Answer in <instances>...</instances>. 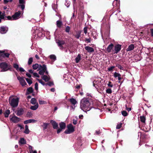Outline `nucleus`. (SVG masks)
I'll use <instances>...</instances> for the list:
<instances>
[{"label": "nucleus", "instance_id": "obj_25", "mask_svg": "<svg viewBox=\"0 0 153 153\" xmlns=\"http://www.w3.org/2000/svg\"><path fill=\"white\" fill-rule=\"evenodd\" d=\"M140 120L142 123H145L146 121V118L144 116H141L140 117Z\"/></svg>", "mask_w": 153, "mask_h": 153}, {"label": "nucleus", "instance_id": "obj_57", "mask_svg": "<svg viewBox=\"0 0 153 153\" xmlns=\"http://www.w3.org/2000/svg\"><path fill=\"white\" fill-rule=\"evenodd\" d=\"M5 15H4V14H1V16L0 17V19H4L5 17Z\"/></svg>", "mask_w": 153, "mask_h": 153}, {"label": "nucleus", "instance_id": "obj_55", "mask_svg": "<svg viewBox=\"0 0 153 153\" xmlns=\"http://www.w3.org/2000/svg\"><path fill=\"white\" fill-rule=\"evenodd\" d=\"M29 151L30 152H32V151H33V147L31 146H29Z\"/></svg>", "mask_w": 153, "mask_h": 153}, {"label": "nucleus", "instance_id": "obj_16", "mask_svg": "<svg viewBox=\"0 0 153 153\" xmlns=\"http://www.w3.org/2000/svg\"><path fill=\"white\" fill-rule=\"evenodd\" d=\"M134 48V46L133 44H131L127 48L126 50L127 51H130L133 50Z\"/></svg>", "mask_w": 153, "mask_h": 153}, {"label": "nucleus", "instance_id": "obj_49", "mask_svg": "<svg viewBox=\"0 0 153 153\" xmlns=\"http://www.w3.org/2000/svg\"><path fill=\"white\" fill-rule=\"evenodd\" d=\"M115 68V66H112L108 68V70L110 71L113 70V69Z\"/></svg>", "mask_w": 153, "mask_h": 153}, {"label": "nucleus", "instance_id": "obj_33", "mask_svg": "<svg viewBox=\"0 0 153 153\" xmlns=\"http://www.w3.org/2000/svg\"><path fill=\"white\" fill-rule=\"evenodd\" d=\"M48 125V124L47 123H43L42 125V127H43L44 130H45L47 128Z\"/></svg>", "mask_w": 153, "mask_h": 153}, {"label": "nucleus", "instance_id": "obj_18", "mask_svg": "<svg viewBox=\"0 0 153 153\" xmlns=\"http://www.w3.org/2000/svg\"><path fill=\"white\" fill-rule=\"evenodd\" d=\"M39 107V105L37 103L35 105H34L33 106H31L30 108L32 110H35L36 109H37Z\"/></svg>", "mask_w": 153, "mask_h": 153}, {"label": "nucleus", "instance_id": "obj_39", "mask_svg": "<svg viewBox=\"0 0 153 153\" xmlns=\"http://www.w3.org/2000/svg\"><path fill=\"white\" fill-rule=\"evenodd\" d=\"M106 93L108 94H111L112 93V90L111 88H108L106 90Z\"/></svg>", "mask_w": 153, "mask_h": 153}, {"label": "nucleus", "instance_id": "obj_58", "mask_svg": "<svg viewBox=\"0 0 153 153\" xmlns=\"http://www.w3.org/2000/svg\"><path fill=\"white\" fill-rule=\"evenodd\" d=\"M80 37V35L79 34H77L75 36V37L77 39H79Z\"/></svg>", "mask_w": 153, "mask_h": 153}, {"label": "nucleus", "instance_id": "obj_20", "mask_svg": "<svg viewBox=\"0 0 153 153\" xmlns=\"http://www.w3.org/2000/svg\"><path fill=\"white\" fill-rule=\"evenodd\" d=\"M56 42L57 44L59 46H60L62 47V45L65 44V42L63 40H58V41Z\"/></svg>", "mask_w": 153, "mask_h": 153}, {"label": "nucleus", "instance_id": "obj_53", "mask_svg": "<svg viewBox=\"0 0 153 153\" xmlns=\"http://www.w3.org/2000/svg\"><path fill=\"white\" fill-rule=\"evenodd\" d=\"M122 124L121 123H120V124H117L116 126V128L117 129L120 128Z\"/></svg>", "mask_w": 153, "mask_h": 153}, {"label": "nucleus", "instance_id": "obj_5", "mask_svg": "<svg viewBox=\"0 0 153 153\" xmlns=\"http://www.w3.org/2000/svg\"><path fill=\"white\" fill-rule=\"evenodd\" d=\"M68 129L65 130V133L66 134H70L74 131V128L72 124H70L67 126Z\"/></svg>", "mask_w": 153, "mask_h": 153}, {"label": "nucleus", "instance_id": "obj_48", "mask_svg": "<svg viewBox=\"0 0 153 153\" xmlns=\"http://www.w3.org/2000/svg\"><path fill=\"white\" fill-rule=\"evenodd\" d=\"M116 66L118 67L119 69H120V70H123L124 68H123L120 65H116Z\"/></svg>", "mask_w": 153, "mask_h": 153}, {"label": "nucleus", "instance_id": "obj_54", "mask_svg": "<svg viewBox=\"0 0 153 153\" xmlns=\"http://www.w3.org/2000/svg\"><path fill=\"white\" fill-rule=\"evenodd\" d=\"M84 32L85 34H86L87 33V28L85 27L84 28Z\"/></svg>", "mask_w": 153, "mask_h": 153}, {"label": "nucleus", "instance_id": "obj_41", "mask_svg": "<svg viewBox=\"0 0 153 153\" xmlns=\"http://www.w3.org/2000/svg\"><path fill=\"white\" fill-rule=\"evenodd\" d=\"M70 30V27L69 26H67L65 28V31L67 33H69Z\"/></svg>", "mask_w": 153, "mask_h": 153}, {"label": "nucleus", "instance_id": "obj_38", "mask_svg": "<svg viewBox=\"0 0 153 153\" xmlns=\"http://www.w3.org/2000/svg\"><path fill=\"white\" fill-rule=\"evenodd\" d=\"M33 61V59L32 57H30L29 58L28 62V64L29 65H30L32 63V62Z\"/></svg>", "mask_w": 153, "mask_h": 153}, {"label": "nucleus", "instance_id": "obj_34", "mask_svg": "<svg viewBox=\"0 0 153 153\" xmlns=\"http://www.w3.org/2000/svg\"><path fill=\"white\" fill-rule=\"evenodd\" d=\"M39 104L40 105L45 104H47V102L46 101L44 100H39Z\"/></svg>", "mask_w": 153, "mask_h": 153}, {"label": "nucleus", "instance_id": "obj_60", "mask_svg": "<svg viewBox=\"0 0 153 153\" xmlns=\"http://www.w3.org/2000/svg\"><path fill=\"white\" fill-rule=\"evenodd\" d=\"M77 121L76 120H73V123L74 125H76L77 124Z\"/></svg>", "mask_w": 153, "mask_h": 153}, {"label": "nucleus", "instance_id": "obj_62", "mask_svg": "<svg viewBox=\"0 0 153 153\" xmlns=\"http://www.w3.org/2000/svg\"><path fill=\"white\" fill-rule=\"evenodd\" d=\"M62 129H61V128L57 130V133L58 134L62 130Z\"/></svg>", "mask_w": 153, "mask_h": 153}, {"label": "nucleus", "instance_id": "obj_26", "mask_svg": "<svg viewBox=\"0 0 153 153\" xmlns=\"http://www.w3.org/2000/svg\"><path fill=\"white\" fill-rule=\"evenodd\" d=\"M10 111L9 110H7L5 111L4 114V117H8L9 115L10 114Z\"/></svg>", "mask_w": 153, "mask_h": 153}, {"label": "nucleus", "instance_id": "obj_27", "mask_svg": "<svg viewBox=\"0 0 153 153\" xmlns=\"http://www.w3.org/2000/svg\"><path fill=\"white\" fill-rule=\"evenodd\" d=\"M30 132V131L28 129V126L26 125L25 126V130L24 131V133L26 134H28Z\"/></svg>", "mask_w": 153, "mask_h": 153}, {"label": "nucleus", "instance_id": "obj_3", "mask_svg": "<svg viewBox=\"0 0 153 153\" xmlns=\"http://www.w3.org/2000/svg\"><path fill=\"white\" fill-rule=\"evenodd\" d=\"M19 98L18 97H10L9 103L13 107H17L18 104Z\"/></svg>", "mask_w": 153, "mask_h": 153}, {"label": "nucleus", "instance_id": "obj_40", "mask_svg": "<svg viewBox=\"0 0 153 153\" xmlns=\"http://www.w3.org/2000/svg\"><path fill=\"white\" fill-rule=\"evenodd\" d=\"M13 67L15 68L17 71H18L19 68V65L16 64H14L13 65Z\"/></svg>", "mask_w": 153, "mask_h": 153}, {"label": "nucleus", "instance_id": "obj_46", "mask_svg": "<svg viewBox=\"0 0 153 153\" xmlns=\"http://www.w3.org/2000/svg\"><path fill=\"white\" fill-rule=\"evenodd\" d=\"M85 41L87 42L88 43H90L91 42V38H85Z\"/></svg>", "mask_w": 153, "mask_h": 153}, {"label": "nucleus", "instance_id": "obj_61", "mask_svg": "<svg viewBox=\"0 0 153 153\" xmlns=\"http://www.w3.org/2000/svg\"><path fill=\"white\" fill-rule=\"evenodd\" d=\"M117 2L116 5H118L120 4V0H115Z\"/></svg>", "mask_w": 153, "mask_h": 153}, {"label": "nucleus", "instance_id": "obj_35", "mask_svg": "<svg viewBox=\"0 0 153 153\" xmlns=\"http://www.w3.org/2000/svg\"><path fill=\"white\" fill-rule=\"evenodd\" d=\"M50 58L52 60L55 61L56 60V57L55 55H51L50 56Z\"/></svg>", "mask_w": 153, "mask_h": 153}, {"label": "nucleus", "instance_id": "obj_12", "mask_svg": "<svg viewBox=\"0 0 153 153\" xmlns=\"http://www.w3.org/2000/svg\"><path fill=\"white\" fill-rule=\"evenodd\" d=\"M85 48L86 50L90 53L93 52L94 51V48L89 46H85Z\"/></svg>", "mask_w": 153, "mask_h": 153}, {"label": "nucleus", "instance_id": "obj_64", "mask_svg": "<svg viewBox=\"0 0 153 153\" xmlns=\"http://www.w3.org/2000/svg\"><path fill=\"white\" fill-rule=\"evenodd\" d=\"M151 35L152 36H153V29H151Z\"/></svg>", "mask_w": 153, "mask_h": 153}, {"label": "nucleus", "instance_id": "obj_23", "mask_svg": "<svg viewBox=\"0 0 153 153\" xmlns=\"http://www.w3.org/2000/svg\"><path fill=\"white\" fill-rule=\"evenodd\" d=\"M40 65H39L37 63H36L34 65H33L32 66L33 69L34 70H36L38 68V69H39Z\"/></svg>", "mask_w": 153, "mask_h": 153}, {"label": "nucleus", "instance_id": "obj_52", "mask_svg": "<svg viewBox=\"0 0 153 153\" xmlns=\"http://www.w3.org/2000/svg\"><path fill=\"white\" fill-rule=\"evenodd\" d=\"M35 88L36 90H37L38 89V84L37 82L35 83Z\"/></svg>", "mask_w": 153, "mask_h": 153}, {"label": "nucleus", "instance_id": "obj_15", "mask_svg": "<svg viewBox=\"0 0 153 153\" xmlns=\"http://www.w3.org/2000/svg\"><path fill=\"white\" fill-rule=\"evenodd\" d=\"M36 121V120L33 119H29L25 121L24 123L25 124H27L32 123H35Z\"/></svg>", "mask_w": 153, "mask_h": 153}, {"label": "nucleus", "instance_id": "obj_17", "mask_svg": "<svg viewBox=\"0 0 153 153\" xmlns=\"http://www.w3.org/2000/svg\"><path fill=\"white\" fill-rule=\"evenodd\" d=\"M24 113V110L22 109L21 108L18 109L17 111L16 114L17 116H20L23 114Z\"/></svg>", "mask_w": 153, "mask_h": 153}, {"label": "nucleus", "instance_id": "obj_42", "mask_svg": "<svg viewBox=\"0 0 153 153\" xmlns=\"http://www.w3.org/2000/svg\"><path fill=\"white\" fill-rule=\"evenodd\" d=\"M19 7H20L21 8L22 10H23L25 8V4H21L19 5Z\"/></svg>", "mask_w": 153, "mask_h": 153}, {"label": "nucleus", "instance_id": "obj_11", "mask_svg": "<svg viewBox=\"0 0 153 153\" xmlns=\"http://www.w3.org/2000/svg\"><path fill=\"white\" fill-rule=\"evenodd\" d=\"M114 76L115 78L118 77V80L119 81V82H120V80L122 79V78L121 77V75L120 74L115 72L114 73Z\"/></svg>", "mask_w": 153, "mask_h": 153}, {"label": "nucleus", "instance_id": "obj_30", "mask_svg": "<svg viewBox=\"0 0 153 153\" xmlns=\"http://www.w3.org/2000/svg\"><path fill=\"white\" fill-rule=\"evenodd\" d=\"M31 103L33 105H36L37 103L36 99L35 98H32L30 100Z\"/></svg>", "mask_w": 153, "mask_h": 153}, {"label": "nucleus", "instance_id": "obj_1", "mask_svg": "<svg viewBox=\"0 0 153 153\" xmlns=\"http://www.w3.org/2000/svg\"><path fill=\"white\" fill-rule=\"evenodd\" d=\"M80 107L85 112L89 111L92 108L89 100L86 98H83L81 100Z\"/></svg>", "mask_w": 153, "mask_h": 153}, {"label": "nucleus", "instance_id": "obj_6", "mask_svg": "<svg viewBox=\"0 0 153 153\" xmlns=\"http://www.w3.org/2000/svg\"><path fill=\"white\" fill-rule=\"evenodd\" d=\"M46 70L47 68L45 65H43L42 66L40 65V68L38 69V70H39V74L40 75H43Z\"/></svg>", "mask_w": 153, "mask_h": 153}, {"label": "nucleus", "instance_id": "obj_47", "mask_svg": "<svg viewBox=\"0 0 153 153\" xmlns=\"http://www.w3.org/2000/svg\"><path fill=\"white\" fill-rule=\"evenodd\" d=\"M107 85L108 86L112 88L113 87V85L112 84L111 82H109L108 83V84Z\"/></svg>", "mask_w": 153, "mask_h": 153}, {"label": "nucleus", "instance_id": "obj_7", "mask_svg": "<svg viewBox=\"0 0 153 153\" xmlns=\"http://www.w3.org/2000/svg\"><path fill=\"white\" fill-rule=\"evenodd\" d=\"M114 50H113L114 54L117 53L121 49V45L119 44L116 45L114 47Z\"/></svg>", "mask_w": 153, "mask_h": 153}, {"label": "nucleus", "instance_id": "obj_45", "mask_svg": "<svg viewBox=\"0 0 153 153\" xmlns=\"http://www.w3.org/2000/svg\"><path fill=\"white\" fill-rule=\"evenodd\" d=\"M26 115L27 117H30L32 116V114L30 112H28L27 113Z\"/></svg>", "mask_w": 153, "mask_h": 153}, {"label": "nucleus", "instance_id": "obj_37", "mask_svg": "<svg viewBox=\"0 0 153 153\" xmlns=\"http://www.w3.org/2000/svg\"><path fill=\"white\" fill-rule=\"evenodd\" d=\"M122 115L125 117L126 116L128 115V114L126 111H123L121 112Z\"/></svg>", "mask_w": 153, "mask_h": 153}, {"label": "nucleus", "instance_id": "obj_13", "mask_svg": "<svg viewBox=\"0 0 153 153\" xmlns=\"http://www.w3.org/2000/svg\"><path fill=\"white\" fill-rule=\"evenodd\" d=\"M51 123L53 126L54 129H57L58 127V125L55 121L52 120L51 121Z\"/></svg>", "mask_w": 153, "mask_h": 153}, {"label": "nucleus", "instance_id": "obj_43", "mask_svg": "<svg viewBox=\"0 0 153 153\" xmlns=\"http://www.w3.org/2000/svg\"><path fill=\"white\" fill-rule=\"evenodd\" d=\"M37 80L39 81V82L41 83L43 85H45V82L42 81V80L41 79H37Z\"/></svg>", "mask_w": 153, "mask_h": 153}, {"label": "nucleus", "instance_id": "obj_29", "mask_svg": "<svg viewBox=\"0 0 153 153\" xmlns=\"http://www.w3.org/2000/svg\"><path fill=\"white\" fill-rule=\"evenodd\" d=\"M62 22L60 21H57L56 22V25L59 28L61 27V26L62 25Z\"/></svg>", "mask_w": 153, "mask_h": 153}, {"label": "nucleus", "instance_id": "obj_32", "mask_svg": "<svg viewBox=\"0 0 153 153\" xmlns=\"http://www.w3.org/2000/svg\"><path fill=\"white\" fill-rule=\"evenodd\" d=\"M33 92V89L31 87H30L27 90V94H29Z\"/></svg>", "mask_w": 153, "mask_h": 153}, {"label": "nucleus", "instance_id": "obj_14", "mask_svg": "<svg viewBox=\"0 0 153 153\" xmlns=\"http://www.w3.org/2000/svg\"><path fill=\"white\" fill-rule=\"evenodd\" d=\"M4 51H0V53H2V54L1 55V56L3 57H8L10 54L7 53H4Z\"/></svg>", "mask_w": 153, "mask_h": 153}, {"label": "nucleus", "instance_id": "obj_63", "mask_svg": "<svg viewBox=\"0 0 153 153\" xmlns=\"http://www.w3.org/2000/svg\"><path fill=\"white\" fill-rule=\"evenodd\" d=\"M26 75L28 76V77H29V78H30L31 77V75H30V74H29V73H27L26 74Z\"/></svg>", "mask_w": 153, "mask_h": 153}, {"label": "nucleus", "instance_id": "obj_9", "mask_svg": "<svg viewBox=\"0 0 153 153\" xmlns=\"http://www.w3.org/2000/svg\"><path fill=\"white\" fill-rule=\"evenodd\" d=\"M10 120L14 123H17L20 121V119L15 116L11 117L10 116Z\"/></svg>", "mask_w": 153, "mask_h": 153}, {"label": "nucleus", "instance_id": "obj_28", "mask_svg": "<svg viewBox=\"0 0 153 153\" xmlns=\"http://www.w3.org/2000/svg\"><path fill=\"white\" fill-rule=\"evenodd\" d=\"M42 78L45 82H48L50 79V78L46 75H43L42 76Z\"/></svg>", "mask_w": 153, "mask_h": 153}, {"label": "nucleus", "instance_id": "obj_4", "mask_svg": "<svg viewBox=\"0 0 153 153\" xmlns=\"http://www.w3.org/2000/svg\"><path fill=\"white\" fill-rule=\"evenodd\" d=\"M21 14V12L20 11H18L16 12L15 14L12 16H8L7 18L9 20H15L19 19L20 17V15Z\"/></svg>", "mask_w": 153, "mask_h": 153}, {"label": "nucleus", "instance_id": "obj_31", "mask_svg": "<svg viewBox=\"0 0 153 153\" xmlns=\"http://www.w3.org/2000/svg\"><path fill=\"white\" fill-rule=\"evenodd\" d=\"M19 143L22 144H24L26 143V141L24 138H22L20 139V140L19 141Z\"/></svg>", "mask_w": 153, "mask_h": 153}, {"label": "nucleus", "instance_id": "obj_36", "mask_svg": "<svg viewBox=\"0 0 153 153\" xmlns=\"http://www.w3.org/2000/svg\"><path fill=\"white\" fill-rule=\"evenodd\" d=\"M25 79L27 82L30 85L32 83V81L30 79L28 78H26Z\"/></svg>", "mask_w": 153, "mask_h": 153}, {"label": "nucleus", "instance_id": "obj_19", "mask_svg": "<svg viewBox=\"0 0 153 153\" xmlns=\"http://www.w3.org/2000/svg\"><path fill=\"white\" fill-rule=\"evenodd\" d=\"M6 29L5 27H1L0 28V33L1 34L5 33H6Z\"/></svg>", "mask_w": 153, "mask_h": 153}, {"label": "nucleus", "instance_id": "obj_2", "mask_svg": "<svg viewBox=\"0 0 153 153\" xmlns=\"http://www.w3.org/2000/svg\"><path fill=\"white\" fill-rule=\"evenodd\" d=\"M0 68L1 69V71L5 72L11 70L12 66L6 62H2L0 63Z\"/></svg>", "mask_w": 153, "mask_h": 153}, {"label": "nucleus", "instance_id": "obj_50", "mask_svg": "<svg viewBox=\"0 0 153 153\" xmlns=\"http://www.w3.org/2000/svg\"><path fill=\"white\" fill-rule=\"evenodd\" d=\"M66 2L65 3V6H67V7H68L69 6V4L68 2V0H65Z\"/></svg>", "mask_w": 153, "mask_h": 153}, {"label": "nucleus", "instance_id": "obj_56", "mask_svg": "<svg viewBox=\"0 0 153 153\" xmlns=\"http://www.w3.org/2000/svg\"><path fill=\"white\" fill-rule=\"evenodd\" d=\"M18 71H19L21 72H24L25 71L24 69L23 68L21 67L19 68L18 69Z\"/></svg>", "mask_w": 153, "mask_h": 153}, {"label": "nucleus", "instance_id": "obj_24", "mask_svg": "<svg viewBox=\"0 0 153 153\" xmlns=\"http://www.w3.org/2000/svg\"><path fill=\"white\" fill-rule=\"evenodd\" d=\"M59 126L60 128L62 129L65 128L66 127V125L65 123L62 122L59 124Z\"/></svg>", "mask_w": 153, "mask_h": 153}, {"label": "nucleus", "instance_id": "obj_51", "mask_svg": "<svg viewBox=\"0 0 153 153\" xmlns=\"http://www.w3.org/2000/svg\"><path fill=\"white\" fill-rule=\"evenodd\" d=\"M33 74L34 77H36L38 78L39 77V76L37 73H33Z\"/></svg>", "mask_w": 153, "mask_h": 153}, {"label": "nucleus", "instance_id": "obj_22", "mask_svg": "<svg viewBox=\"0 0 153 153\" xmlns=\"http://www.w3.org/2000/svg\"><path fill=\"white\" fill-rule=\"evenodd\" d=\"M70 101L72 104L74 105L77 103L76 100L74 98H72L70 99Z\"/></svg>", "mask_w": 153, "mask_h": 153}, {"label": "nucleus", "instance_id": "obj_8", "mask_svg": "<svg viewBox=\"0 0 153 153\" xmlns=\"http://www.w3.org/2000/svg\"><path fill=\"white\" fill-rule=\"evenodd\" d=\"M17 78L18 79L19 81L20 84L22 86H24L26 85V83L24 79V77L18 76Z\"/></svg>", "mask_w": 153, "mask_h": 153}, {"label": "nucleus", "instance_id": "obj_59", "mask_svg": "<svg viewBox=\"0 0 153 153\" xmlns=\"http://www.w3.org/2000/svg\"><path fill=\"white\" fill-rule=\"evenodd\" d=\"M47 85H48L50 86H51L52 85H53V83L52 82H49L47 84Z\"/></svg>", "mask_w": 153, "mask_h": 153}, {"label": "nucleus", "instance_id": "obj_44", "mask_svg": "<svg viewBox=\"0 0 153 153\" xmlns=\"http://www.w3.org/2000/svg\"><path fill=\"white\" fill-rule=\"evenodd\" d=\"M19 4H25V0H18Z\"/></svg>", "mask_w": 153, "mask_h": 153}, {"label": "nucleus", "instance_id": "obj_10", "mask_svg": "<svg viewBox=\"0 0 153 153\" xmlns=\"http://www.w3.org/2000/svg\"><path fill=\"white\" fill-rule=\"evenodd\" d=\"M114 46V45L112 44H111L108 45L106 49V51L108 53H110L111 51L113 52Z\"/></svg>", "mask_w": 153, "mask_h": 153}, {"label": "nucleus", "instance_id": "obj_21", "mask_svg": "<svg viewBox=\"0 0 153 153\" xmlns=\"http://www.w3.org/2000/svg\"><path fill=\"white\" fill-rule=\"evenodd\" d=\"M81 56L80 54H78L77 57L75 59V60L76 63H78L81 60Z\"/></svg>", "mask_w": 153, "mask_h": 153}]
</instances>
